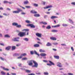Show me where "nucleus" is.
<instances>
[{
	"label": "nucleus",
	"mask_w": 75,
	"mask_h": 75,
	"mask_svg": "<svg viewBox=\"0 0 75 75\" xmlns=\"http://www.w3.org/2000/svg\"><path fill=\"white\" fill-rule=\"evenodd\" d=\"M23 31H25V32H20L18 34V35H19L21 37H23L26 35V33L27 32V35H28V31H29V29H23L22 30Z\"/></svg>",
	"instance_id": "1"
},
{
	"label": "nucleus",
	"mask_w": 75,
	"mask_h": 75,
	"mask_svg": "<svg viewBox=\"0 0 75 75\" xmlns=\"http://www.w3.org/2000/svg\"><path fill=\"white\" fill-rule=\"evenodd\" d=\"M17 10L16 11H13V13H15L16 14H18L20 12V11H23V10L22 9H20L19 8H18L17 9Z\"/></svg>",
	"instance_id": "2"
},
{
	"label": "nucleus",
	"mask_w": 75,
	"mask_h": 75,
	"mask_svg": "<svg viewBox=\"0 0 75 75\" xmlns=\"http://www.w3.org/2000/svg\"><path fill=\"white\" fill-rule=\"evenodd\" d=\"M26 26L28 27H30L31 28H34L35 27V26L34 24H27Z\"/></svg>",
	"instance_id": "3"
},
{
	"label": "nucleus",
	"mask_w": 75,
	"mask_h": 75,
	"mask_svg": "<svg viewBox=\"0 0 75 75\" xmlns=\"http://www.w3.org/2000/svg\"><path fill=\"white\" fill-rule=\"evenodd\" d=\"M34 60H31L29 61V62L28 63V65L29 66H32L33 64V62H34Z\"/></svg>",
	"instance_id": "4"
},
{
	"label": "nucleus",
	"mask_w": 75,
	"mask_h": 75,
	"mask_svg": "<svg viewBox=\"0 0 75 75\" xmlns=\"http://www.w3.org/2000/svg\"><path fill=\"white\" fill-rule=\"evenodd\" d=\"M33 63L34 64V65L32 66V67H36V68H37L38 67V63L37 62H35V61H33Z\"/></svg>",
	"instance_id": "5"
},
{
	"label": "nucleus",
	"mask_w": 75,
	"mask_h": 75,
	"mask_svg": "<svg viewBox=\"0 0 75 75\" xmlns=\"http://www.w3.org/2000/svg\"><path fill=\"white\" fill-rule=\"evenodd\" d=\"M14 39H13V41H19V39H20V38L18 37L16 38H13Z\"/></svg>",
	"instance_id": "6"
},
{
	"label": "nucleus",
	"mask_w": 75,
	"mask_h": 75,
	"mask_svg": "<svg viewBox=\"0 0 75 75\" xmlns=\"http://www.w3.org/2000/svg\"><path fill=\"white\" fill-rule=\"evenodd\" d=\"M49 63H50V64H47V65H49V66H51V65H54L55 64H54V63L52 62H51V61H49Z\"/></svg>",
	"instance_id": "7"
},
{
	"label": "nucleus",
	"mask_w": 75,
	"mask_h": 75,
	"mask_svg": "<svg viewBox=\"0 0 75 75\" xmlns=\"http://www.w3.org/2000/svg\"><path fill=\"white\" fill-rule=\"evenodd\" d=\"M35 34L36 36H37V37H40V38H41V35H42V34L39 33H36Z\"/></svg>",
	"instance_id": "8"
},
{
	"label": "nucleus",
	"mask_w": 75,
	"mask_h": 75,
	"mask_svg": "<svg viewBox=\"0 0 75 75\" xmlns=\"http://www.w3.org/2000/svg\"><path fill=\"white\" fill-rule=\"evenodd\" d=\"M57 66L59 67V68H61L62 67V66L61 65V63H60L59 62L57 63Z\"/></svg>",
	"instance_id": "9"
},
{
	"label": "nucleus",
	"mask_w": 75,
	"mask_h": 75,
	"mask_svg": "<svg viewBox=\"0 0 75 75\" xmlns=\"http://www.w3.org/2000/svg\"><path fill=\"white\" fill-rule=\"evenodd\" d=\"M11 47V46H8L6 48L5 50L7 51H9V50H10Z\"/></svg>",
	"instance_id": "10"
},
{
	"label": "nucleus",
	"mask_w": 75,
	"mask_h": 75,
	"mask_svg": "<svg viewBox=\"0 0 75 75\" xmlns=\"http://www.w3.org/2000/svg\"><path fill=\"white\" fill-rule=\"evenodd\" d=\"M52 6V5H50L49 6H47L46 7H45L44 8L45 9H47V8H51Z\"/></svg>",
	"instance_id": "11"
},
{
	"label": "nucleus",
	"mask_w": 75,
	"mask_h": 75,
	"mask_svg": "<svg viewBox=\"0 0 75 75\" xmlns=\"http://www.w3.org/2000/svg\"><path fill=\"white\" fill-rule=\"evenodd\" d=\"M30 13H33V14H37V11H36L34 10L31 11H30Z\"/></svg>",
	"instance_id": "12"
},
{
	"label": "nucleus",
	"mask_w": 75,
	"mask_h": 75,
	"mask_svg": "<svg viewBox=\"0 0 75 75\" xmlns=\"http://www.w3.org/2000/svg\"><path fill=\"white\" fill-rule=\"evenodd\" d=\"M51 40H53V41H55L57 40V38L55 37H51L50 38Z\"/></svg>",
	"instance_id": "13"
},
{
	"label": "nucleus",
	"mask_w": 75,
	"mask_h": 75,
	"mask_svg": "<svg viewBox=\"0 0 75 75\" xmlns=\"http://www.w3.org/2000/svg\"><path fill=\"white\" fill-rule=\"evenodd\" d=\"M52 45L51 44V43L49 42H48L46 44V46H47L48 47H49V46H51Z\"/></svg>",
	"instance_id": "14"
},
{
	"label": "nucleus",
	"mask_w": 75,
	"mask_h": 75,
	"mask_svg": "<svg viewBox=\"0 0 75 75\" xmlns=\"http://www.w3.org/2000/svg\"><path fill=\"white\" fill-rule=\"evenodd\" d=\"M40 55L42 56V57H45L47 55V54L45 53H41Z\"/></svg>",
	"instance_id": "15"
},
{
	"label": "nucleus",
	"mask_w": 75,
	"mask_h": 75,
	"mask_svg": "<svg viewBox=\"0 0 75 75\" xmlns=\"http://www.w3.org/2000/svg\"><path fill=\"white\" fill-rule=\"evenodd\" d=\"M34 47H40V45L38 44H35L34 45Z\"/></svg>",
	"instance_id": "16"
},
{
	"label": "nucleus",
	"mask_w": 75,
	"mask_h": 75,
	"mask_svg": "<svg viewBox=\"0 0 75 75\" xmlns=\"http://www.w3.org/2000/svg\"><path fill=\"white\" fill-rule=\"evenodd\" d=\"M16 48V47L14 46H13L12 47V50L13 51V50H15Z\"/></svg>",
	"instance_id": "17"
},
{
	"label": "nucleus",
	"mask_w": 75,
	"mask_h": 75,
	"mask_svg": "<svg viewBox=\"0 0 75 75\" xmlns=\"http://www.w3.org/2000/svg\"><path fill=\"white\" fill-rule=\"evenodd\" d=\"M25 22L26 23H28V24H30V23H31V21H29V20H26L25 21Z\"/></svg>",
	"instance_id": "18"
},
{
	"label": "nucleus",
	"mask_w": 75,
	"mask_h": 75,
	"mask_svg": "<svg viewBox=\"0 0 75 75\" xmlns=\"http://www.w3.org/2000/svg\"><path fill=\"white\" fill-rule=\"evenodd\" d=\"M60 26V25H57L55 26H52V27L54 28H55L57 27H59Z\"/></svg>",
	"instance_id": "19"
},
{
	"label": "nucleus",
	"mask_w": 75,
	"mask_h": 75,
	"mask_svg": "<svg viewBox=\"0 0 75 75\" xmlns=\"http://www.w3.org/2000/svg\"><path fill=\"white\" fill-rule=\"evenodd\" d=\"M3 69L5 70V71H9V69L7 68H5L4 67H3Z\"/></svg>",
	"instance_id": "20"
},
{
	"label": "nucleus",
	"mask_w": 75,
	"mask_h": 75,
	"mask_svg": "<svg viewBox=\"0 0 75 75\" xmlns=\"http://www.w3.org/2000/svg\"><path fill=\"white\" fill-rule=\"evenodd\" d=\"M40 23L43 24L44 25H47V23L45 22H40Z\"/></svg>",
	"instance_id": "21"
},
{
	"label": "nucleus",
	"mask_w": 75,
	"mask_h": 75,
	"mask_svg": "<svg viewBox=\"0 0 75 75\" xmlns=\"http://www.w3.org/2000/svg\"><path fill=\"white\" fill-rule=\"evenodd\" d=\"M34 16L37 17H40V15L39 14H35L34 15Z\"/></svg>",
	"instance_id": "22"
},
{
	"label": "nucleus",
	"mask_w": 75,
	"mask_h": 75,
	"mask_svg": "<svg viewBox=\"0 0 75 75\" xmlns=\"http://www.w3.org/2000/svg\"><path fill=\"white\" fill-rule=\"evenodd\" d=\"M54 57L55 58H56V59H58L59 58V57L58 56L55 55L54 56Z\"/></svg>",
	"instance_id": "23"
},
{
	"label": "nucleus",
	"mask_w": 75,
	"mask_h": 75,
	"mask_svg": "<svg viewBox=\"0 0 75 75\" xmlns=\"http://www.w3.org/2000/svg\"><path fill=\"white\" fill-rule=\"evenodd\" d=\"M18 24V23H13L12 24L14 26H17Z\"/></svg>",
	"instance_id": "24"
},
{
	"label": "nucleus",
	"mask_w": 75,
	"mask_h": 75,
	"mask_svg": "<svg viewBox=\"0 0 75 75\" xmlns=\"http://www.w3.org/2000/svg\"><path fill=\"white\" fill-rule=\"evenodd\" d=\"M58 18V17L53 16L51 17V19H54V18Z\"/></svg>",
	"instance_id": "25"
},
{
	"label": "nucleus",
	"mask_w": 75,
	"mask_h": 75,
	"mask_svg": "<svg viewBox=\"0 0 75 75\" xmlns=\"http://www.w3.org/2000/svg\"><path fill=\"white\" fill-rule=\"evenodd\" d=\"M34 53L35 54H36V55H38V57H39L40 56V54H38L37 53V52H36V51H34Z\"/></svg>",
	"instance_id": "26"
},
{
	"label": "nucleus",
	"mask_w": 75,
	"mask_h": 75,
	"mask_svg": "<svg viewBox=\"0 0 75 75\" xmlns=\"http://www.w3.org/2000/svg\"><path fill=\"white\" fill-rule=\"evenodd\" d=\"M28 3H29V2H28V1H25L24 2V4H28Z\"/></svg>",
	"instance_id": "27"
},
{
	"label": "nucleus",
	"mask_w": 75,
	"mask_h": 75,
	"mask_svg": "<svg viewBox=\"0 0 75 75\" xmlns=\"http://www.w3.org/2000/svg\"><path fill=\"white\" fill-rule=\"evenodd\" d=\"M26 55H27V54H26V53H23L21 54V56L22 57V56H23V57H25V56H26Z\"/></svg>",
	"instance_id": "28"
},
{
	"label": "nucleus",
	"mask_w": 75,
	"mask_h": 75,
	"mask_svg": "<svg viewBox=\"0 0 75 75\" xmlns=\"http://www.w3.org/2000/svg\"><path fill=\"white\" fill-rule=\"evenodd\" d=\"M69 20L70 21L71 24H74V22L72 21V20L71 19H69Z\"/></svg>",
	"instance_id": "29"
},
{
	"label": "nucleus",
	"mask_w": 75,
	"mask_h": 75,
	"mask_svg": "<svg viewBox=\"0 0 75 75\" xmlns=\"http://www.w3.org/2000/svg\"><path fill=\"white\" fill-rule=\"evenodd\" d=\"M39 51L40 52H45V51L44 50L42 49H40L39 50Z\"/></svg>",
	"instance_id": "30"
},
{
	"label": "nucleus",
	"mask_w": 75,
	"mask_h": 75,
	"mask_svg": "<svg viewBox=\"0 0 75 75\" xmlns=\"http://www.w3.org/2000/svg\"><path fill=\"white\" fill-rule=\"evenodd\" d=\"M1 74L2 75H6V73L4 72V71H2L1 72Z\"/></svg>",
	"instance_id": "31"
},
{
	"label": "nucleus",
	"mask_w": 75,
	"mask_h": 75,
	"mask_svg": "<svg viewBox=\"0 0 75 75\" xmlns=\"http://www.w3.org/2000/svg\"><path fill=\"white\" fill-rule=\"evenodd\" d=\"M51 28V26H50V25H49L47 26V27H46L47 29H50Z\"/></svg>",
	"instance_id": "32"
},
{
	"label": "nucleus",
	"mask_w": 75,
	"mask_h": 75,
	"mask_svg": "<svg viewBox=\"0 0 75 75\" xmlns=\"http://www.w3.org/2000/svg\"><path fill=\"white\" fill-rule=\"evenodd\" d=\"M33 6H34L35 7H38V4H33Z\"/></svg>",
	"instance_id": "33"
},
{
	"label": "nucleus",
	"mask_w": 75,
	"mask_h": 75,
	"mask_svg": "<svg viewBox=\"0 0 75 75\" xmlns=\"http://www.w3.org/2000/svg\"><path fill=\"white\" fill-rule=\"evenodd\" d=\"M5 37H7V38H10V36L8 35H6L4 36Z\"/></svg>",
	"instance_id": "34"
},
{
	"label": "nucleus",
	"mask_w": 75,
	"mask_h": 75,
	"mask_svg": "<svg viewBox=\"0 0 75 75\" xmlns=\"http://www.w3.org/2000/svg\"><path fill=\"white\" fill-rule=\"evenodd\" d=\"M25 71L26 72H27V73H30V72H31V71L30 70H26Z\"/></svg>",
	"instance_id": "35"
},
{
	"label": "nucleus",
	"mask_w": 75,
	"mask_h": 75,
	"mask_svg": "<svg viewBox=\"0 0 75 75\" xmlns=\"http://www.w3.org/2000/svg\"><path fill=\"white\" fill-rule=\"evenodd\" d=\"M44 74L45 75H48L49 74L48 72H45L44 73Z\"/></svg>",
	"instance_id": "36"
},
{
	"label": "nucleus",
	"mask_w": 75,
	"mask_h": 75,
	"mask_svg": "<svg viewBox=\"0 0 75 75\" xmlns=\"http://www.w3.org/2000/svg\"><path fill=\"white\" fill-rule=\"evenodd\" d=\"M16 27H18V28H21V25H17V26H16Z\"/></svg>",
	"instance_id": "37"
},
{
	"label": "nucleus",
	"mask_w": 75,
	"mask_h": 75,
	"mask_svg": "<svg viewBox=\"0 0 75 75\" xmlns=\"http://www.w3.org/2000/svg\"><path fill=\"white\" fill-rule=\"evenodd\" d=\"M62 25L63 26V27H67L68 26V25H67V24H63Z\"/></svg>",
	"instance_id": "38"
},
{
	"label": "nucleus",
	"mask_w": 75,
	"mask_h": 75,
	"mask_svg": "<svg viewBox=\"0 0 75 75\" xmlns=\"http://www.w3.org/2000/svg\"><path fill=\"white\" fill-rule=\"evenodd\" d=\"M8 3V1H4V4H6V3Z\"/></svg>",
	"instance_id": "39"
},
{
	"label": "nucleus",
	"mask_w": 75,
	"mask_h": 75,
	"mask_svg": "<svg viewBox=\"0 0 75 75\" xmlns=\"http://www.w3.org/2000/svg\"><path fill=\"white\" fill-rule=\"evenodd\" d=\"M19 55V54H14V56H16V57H18Z\"/></svg>",
	"instance_id": "40"
},
{
	"label": "nucleus",
	"mask_w": 75,
	"mask_h": 75,
	"mask_svg": "<svg viewBox=\"0 0 75 75\" xmlns=\"http://www.w3.org/2000/svg\"><path fill=\"white\" fill-rule=\"evenodd\" d=\"M22 60H27V57L23 58L22 59Z\"/></svg>",
	"instance_id": "41"
},
{
	"label": "nucleus",
	"mask_w": 75,
	"mask_h": 75,
	"mask_svg": "<svg viewBox=\"0 0 75 75\" xmlns=\"http://www.w3.org/2000/svg\"><path fill=\"white\" fill-rule=\"evenodd\" d=\"M24 40H25V41H28L29 40L27 38H25L24 39Z\"/></svg>",
	"instance_id": "42"
},
{
	"label": "nucleus",
	"mask_w": 75,
	"mask_h": 75,
	"mask_svg": "<svg viewBox=\"0 0 75 75\" xmlns=\"http://www.w3.org/2000/svg\"><path fill=\"white\" fill-rule=\"evenodd\" d=\"M26 8H31V7L29 6H25Z\"/></svg>",
	"instance_id": "43"
},
{
	"label": "nucleus",
	"mask_w": 75,
	"mask_h": 75,
	"mask_svg": "<svg viewBox=\"0 0 75 75\" xmlns=\"http://www.w3.org/2000/svg\"><path fill=\"white\" fill-rule=\"evenodd\" d=\"M52 32H58V30H52Z\"/></svg>",
	"instance_id": "44"
},
{
	"label": "nucleus",
	"mask_w": 75,
	"mask_h": 75,
	"mask_svg": "<svg viewBox=\"0 0 75 75\" xmlns=\"http://www.w3.org/2000/svg\"><path fill=\"white\" fill-rule=\"evenodd\" d=\"M36 74H37V75H41V74L40 72H39L38 73H37V72H36Z\"/></svg>",
	"instance_id": "45"
},
{
	"label": "nucleus",
	"mask_w": 75,
	"mask_h": 75,
	"mask_svg": "<svg viewBox=\"0 0 75 75\" xmlns=\"http://www.w3.org/2000/svg\"><path fill=\"white\" fill-rule=\"evenodd\" d=\"M30 54H31V55H33V54H34V52L33 51H30Z\"/></svg>",
	"instance_id": "46"
},
{
	"label": "nucleus",
	"mask_w": 75,
	"mask_h": 75,
	"mask_svg": "<svg viewBox=\"0 0 75 75\" xmlns=\"http://www.w3.org/2000/svg\"><path fill=\"white\" fill-rule=\"evenodd\" d=\"M53 44L54 45H58V43H53Z\"/></svg>",
	"instance_id": "47"
},
{
	"label": "nucleus",
	"mask_w": 75,
	"mask_h": 75,
	"mask_svg": "<svg viewBox=\"0 0 75 75\" xmlns=\"http://www.w3.org/2000/svg\"><path fill=\"white\" fill-rule=\"evenodd\" d=\"M22 57H23L22 56H20L18 57V59H21V58H22Z\"/></svg>",
	"instance_id": "48"
},
{
	"label": "nucleus",
	"mask_w": 75,
	"mask_h": 75,
	"mask_svg": "<svg viewBox=\"0 0 75 75\" xmlns=\"http://www.w3.org/2000/svg\"><path fill=\"white\" fill-rule=\"evenodd\" d=\"M71 4L72 5H74V6L75 5V2H72V3H71Z\"/></svg>",
	"instance_id": "49"
},
{
	"label": "nucleus",
	"mask_w": 75,
	"mask_h": 75,
	"mask_svg": "<svg viewBox=\"0 0 75 75\" xmlns=\"http://www.w3.org/2000/svg\"><path fill=\"white\" fill-rule=\"evenodd\" d=\"M68 75H74L73 74L71 73H68Z\"/></svg>",
	"instance_id": "50"
},
{
	"label": "nucleus",
	"mask_w": 75,
	"mask_h": 75,
	"mask_svg": "<svg viewBox=\"0 0 75 75\" xmlns=\"http://www.w3.org/2000/svg\"><path fill=\"white\" fill-rule=\"evenodd\" d=\"M0 59H1L2 60V61H4V59L3 58V57H0Z\"/></svg>",
	"instance_id": "51"
},
{
	"label": "nucleus",
	"mask_w": 75,
	"mask_h": 75,
	"mask_svg": "<svg viewBox=\"0 0 75 75\" xmlns=\"http://www.w3.org/2000/svg\"><path fill=\"white\" fill-rule=\"evenodd\" d=\"M3 15H4V16H8L7 14H6V13H3Z\"/></svg>",
	"instance_id": "52"
},
{
	"label": "nucleus",
	"mask_w": 75,
	"mask_h": 75,
	"mask_svg": "<svg viewBox=\"0 0 75 75\" xmlns=\"http://www.w3.org/2000/svg\"><path fill=\"white\" fill-rule=\"evenodd\" d=\"M71 49L73 51H74V48H73V47H71Z\"/></svg>",
	"instance_id": "53"
},
{
	"label": "nucleus",
	"mask_w": 75,
	"mask_h": 75,
	"mask_svg": "<svg viewBox=\"0 0 75 75\" xmlns=\"http://www.w3.org/2000/svg\"><path fill=\"white\" fill-rule=\"evenodd\" d=\"M21 14H22V15H25V13H24V12H22L21 13Z\"/></svg>",
	"instance_id": "54"
},
{
	"label": "nucleus",
	"mask_w": 75,
	"mask_h": 75,
	"mask_svg": "<svg viewBox=\"0 0 75 75\" xmlns=\"http://www.w3.org/2000/svg\"><path fill=\"white\" fill-rule=\"evenodd\" d=\"M20 6V7H21V8H22L23 9H25V8L23 7V6Z\"/></svg>",
	"instance_id": "55"
},
{
	"label": "nucleus",
	"mask_w": 75,
	"mask_h": 75,
	"mask_svg": "<svg viewBox=\"0 0 75 75\" xmlns=\"http://www.w3.org/2000/svg\"><path fill=\"white\" fill-rule=\"evenodd\" d=\"M47 16H48L47 15H45L44 16V18H47Z\"/></svg>",
	"instance_id": "56"
},
{
	"label": "nucleus",
	"mask_w": 75,
	"mask_h": 75,
	"mask_svg": "<svg viewBox=\"0 0 75 75\" xmlns=\"http://www.w3.org/2000/svg\"><path fill=\"white\" fill-rule=\"evenodd\" d=\"M46 13H47V14H50V12H46Z\"/></svg>",
	"instance_id": "57"
},
{
	"label": "nucleus",
	"mask_w": 75,
	"mask_h": 75,
	"mask_svg": "<svg viewBox=\"0 0 75 75\" xmlns=\"http://www.w3.org/2000/svg\"><path fill=\"white\" fill-rule=\"evenodd\" d=\"M0 45H2V46H4V45L3 43H0Z\"/></svg>",
	"instance_id": "58"
},
{
	"label": "nucleus",
	"mask_w": 75,
	"mask_h": 75,
	"mask_svg": "<svg viewBox=\"0 0 75 75\" xmlns=\"http://www.w3.org/2000/svg\"><path fill=\"white\" fill-rule=\"evenodd\" d=\"M37 43H38V44H42V43L40 42H38Z\"/></svg>",
	"instance_id": "59"
},
{
	"label": "nucleus",
	"mask_w": 75,
	"mask_h": 75,
	"mask_svg": "<svg viewBox=\"0 0 75 75\" xmlns=\"http://www.w3.org/2000/svg\"><path fill=\"white\" fill-rule=\"evenodd\" d=\"M52 50H53V51H57L56 49H52Z\"/></svg>",
	"instance_id": "60"
},
{
	"label": "nucleus",
	"mask_w": 75,
	"mask_h": 75,
	"mask_svg": "<svg viewBox=\"0 0 75 75\" xmlns=\"http://www.w3.org/2000/svg\"><path fill=\"white\" fill-rule=\"evenodd\" d=\"M43 62H48L47 61L45 60H43Z\"/></svg>",
	"instance_id": "61"
},
{
	"label": "nucleus",
	"mask_w": 75,
	"mask_h": 75,
	"mask_svg": "<svg viewBox=\"0 0 75 75\" xmlns=\"http://www.w3.org/2000/svg\"><path fill=\"white\" fill-rule=\"evenodd\" d=\"M43 4L44 5H45V2H43Z\"/></svg>",
	"instance_id": "62"
},
{
	"label": "nucleus",
	"mask_w": 75,
	"mask_h": 75,
	"mask_svg": "<svg viewBox=\"0 0 75 75\" xmlns=\"http://www.w3.org/2000/svg\"><path fill=\"white\" fill-rule=\"evenodd\" d=\"M11 74L12 75H16V74L15 73H11Z\"/></svg>",
	"instance_id": "63"
},
{
	"label": "nucleus",
	"mask_w": 75,
	"mask_h": 75,
	"mask_svg": "<svg viewBox=\"0 0 75 75\" xmlns=\"http://www.w3.org/2000/svg\"><path fill=\"white\" fill-rule=\"evenodd\" d=\"M0 10H3V8L2 7H0Z\"/></svg>",
	"instance_id": "64"
}]
</instances>
